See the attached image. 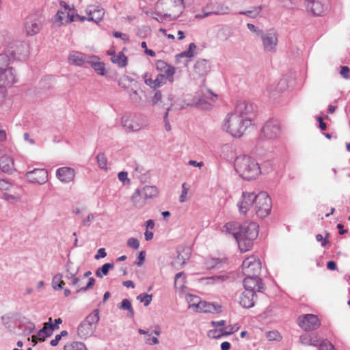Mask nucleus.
<instances>
[{
    "label": "nucleus",
    "instance_id": "f257e3e1",
    "mask_svg": "<svg viewBox=\"0 0 350 350\" xmlns=\"http://www.w3.org/2000/svg\"><path fill=\"white\" fill-rule=\"evenodd\" d=\"M224 228L227 232L233 235L242 252L249 251L252 247L253 241L258 234V226L254 222L243 224L228 222Z\"/></svg>",
    "mask_w": 350,
    "mask_h": 350
},
{
    "label": "nucleus",
    "instance_id": "f03ea898",
    "mask_svg": "<svg viewBox=\"0 0 350 350\" xmlns=\"http://www.w3.org/2000/svg\"><path fill=\"white\" fill-rule=\"evenodd\" d=\"M234 167L240 176L245 180L256 178L260 173L258 163L253 158L247 155L237 157Z\"/></svg>",
    "mask_w": 350,
    "mask_h": 350
},
{
    "label": "nucleus",
    "instance_id": "7ed1b4c3",
    "mask_svg": "<svg viewBox=\"0 0 350 350\" xmlns=\"http://www.w3.org/2000/svg\"><path fill=\"white\" fill-rule=\"evenodd\" d=\"M156 5L161 18L169 21L176 20L185 9L183 0H159Z\"/></svg>",
    "mask_w": 350,
    "mask_h": 350
},
{
    "label": "nucleus",
    "instance_id": "20e7f679",
    "mask_svg": "<svg viewBox=\"0 0 350 350\" xmlns=\"http://www.w3.org/2000/svg\"><path fill=\"white\" fill-rule=\"evenodd\" d=\"M252 124L251 120L242 119L238 115L230 113L224 120L223 129L232 136L240 137L243 135L247 128Z\"/></svg>",
    "mask_w": 350,
    "mask_h": 350
},
{
    "label": "nucleus",
    "instance_id": "39448f33",
    "mask_svg": "<svg viewBox=\"0 0 350 350\" xmlns=\"http://www.w3.org/2000/svg\"><path fill=\"white\" fill-rule=\"evenodd\" d=\"M100 320L99 310L95 309L82 321L77 327V335L81 339L91 337L96 329Z\"/></svg>",
    "mask_w": 350,
    "mask_h": 350
},
{
    "label": "nucleus",
    "instance_id": "423d86ee",
    "mask_svg": "<svg viewBox=\"0 0 350 350\" xmlns=\"http://www.w3.org/2000/svg\"><path fill=\"white\" fill-rule=\"evenodd\" d=\"M254 210L256 215L260 218L269 215L271 210V200L266 192L256 194Z\"/></svg>",
    "mask_w": 350,
    "mask_h": 350
},
{
    "label": "nucleus",
    "instance_id": "0eeeda50",
    "mask_svg": "<svg viewBox=\"0 0 350 350\" xmlns=\"http://www.w3.org/2000/svg\"><path fill=\"white\" fill-rule=\"evenodd\" d=\"M121 123L129 131H138L146 126V121L139 114H125L122 117Z\"/></svg>",
    "mask_w": 350,
    "mask_h": 350
},
{
    "label": "nucleus",
    "instance_id": "6e6552de",
    "mask_svg": "<svg viewBox=\"0 0 350 350\" xmlns=\"http://www.w3.org/2000/svg\"><path fill=\"white\" fill-rule=\"evenodd\" d=\"M262 265L259 258L250 256L242 263V272L245 276H259Z\"/></svg>",
    "mask_w": 350,
    "mask_h": 350
},
{
    "label": "nucleus",
    "instance_id": "1a4fd4ad",
    "mask_svg": "<svg viewBox=\"0 0 350 350\" xmlns=\"http://www.w3.org/2000/svg\"><path fill=\"white\" fill-rule=\"evenodd\" d=\"M281 134V125L276 119L267 120L261 129L260 136L267 139H273L278 138Z\"/></svg>",
    "mask_w": 350,
    "mask_h": 350
},
{
    "label": "nucleus",
    "instance_id": "9d476101",
    "mask_svg": "<svg viewBox=\"0 0 350 350\" xmlns=\"http://www.w3.org/2000/svg\"><path fill=\"white\" fill-rule=\"evenodd\" d=\"M297 324L306 332H310L317 329L321 325V322L317 315L306 314L297 318Z\"/></svg>",
    "mask_w": 350,
    "mask_h": 350
},
{
    "label": "nucleus",
    "instance_id": "9b49d317",
    "mask_svg": "<svg viewBox=\"0 0 350 350\" xmlns=\"http://www.w3.org/2000/svg\"><path fill=\"white\" fill-rule=\"evenodd\" d=\"M12 60L25 57L28 53L27 45L22 42H14L9 44L5 49Z\"/></svg>",
    "mask_w": 350,
    "mask_h": 350
},
{
    "label": "nucleus",
    "instance_id": "f8f14e48",
    "mask_svg": "<svg viewBox=\"0 0 350 350\" xmlns=\"http://www.w3.org/2000/svg\"><path fill=\"white\" fill-rule=\"evenodd\" d=\"M42 27V19L37 14H30L24 23V29L27 36H33L37 34Z\"/></svg>",
    "mask_w": 350,
    "mask_h": 350
},
{
    "label": "nucleus",
    "instance_id": "ddd939ff",
    "mask_svg": "<svg viewBox=\"0 0 350 350\" xmlns=\"http://www.w3.org/2000/svg\"><path fill=\"white\" fill-rule=\"evenodd\" d=\"M232 113L238 115V116L242 119L251 120V123L253 122V118L254 117V107L252 104L246 101H238L234 111Z\"/></svg>",
    "mask_w": 350,
    "mask_h": 350
},
{
    "label": "nucleus",
    "instance_id": "4468645a",
    "mask_svg": "<svg viewBox=\"0 0 350 350\" xmlns=\"http://www.w3.org/2000/svg\"><path fill=\"white\" fill-rule=\"evenodd\" d=\"M265 52L275 53L278 45V33L275 30H269L267 33H263L260 37Z\"/></svg>",
    "mask_w": 350,
    "mask_h": 350
},
{
    "label": "nucleus",
    "instance_id": "2eb2a0df",
    "mask_svg": "<svg viewBox=\"0 0 350 350\" xmlns=\"http://www.w3.org/2000/svg\"><path fill=\"white\" fill-rule=\"evenodd\" d=\"M256 195L253 192H243L241 198L237 203L239 211L241 214H246L251 208H254Z\"/></svg>",
    "mask_w": 350,
    "mask_h": 350
},
{
    "label": "nucleus",
    "instance_id": "dca6fc26",
    "mask_svg": "<svg viewBox=\"0 0 350 350\" xmlns=\"http://www.w3.org/2000/svg\"><path fill=\"white\" fill-rule=\"evenodd\" d=\"M25 177L32 183L43 185L48 180V172L45 169H34L27 172Z\"/></svg>",
    "mask_w": 350,
    "mask_h": 350
},
{
    "label": "nucleus",
    "instance_id": "f3484780",
    "mask_svg": "<svg viewBox=\"0 0 350 350\" xmlns=\"http://www.w3.org/2000/svg\"><path fill=\"white\" fill-rule=\"evenodd\" d=\"M243 284L245 290L253 291L254 293L256 291L262 292L264 289L262 280L259 276H245Z\"/></svg>",
    "mask_w": 350,
    "mask_h": 350
},
{
    "label": "nucleus",
    "instance_id": "a211bd4d",
    "mask_svg": "<svg viewBox=\"0 0 350 350\" xmlns=\"http://www.w3.org/2000/svg\"><path fill=\"white\" fill-rule=\"evenodd\" d=\"M211 9L209 5H207L202 11L203 14H197L195 16L196 18H202L211 14L216 15H224L228 13V8L223 6L221 5L215 4L211 6Z\"/></svg>",
    "mask_w": 350,
    "mask_h": 350
},
{
    "label": "nucleus",
    "instance_id": "6ab92c4d",
    "mask_svg": "<svg viewBox=\"0 0 350 350\" xmlns=\"http://www.w3.org/2000/svg\"><path fill=\"white\" fill-rule=\"evenodd\" d=\"M16 81V72L13 67L9 66L0 72V83L1 85H12Z\"/></svg>",
    "mask_w": 350,
    "mask_h": 350
},
{
    "label": "nucleus",
    "instance_id": "aec40b11",
    "mask_svg": "<svg viewBox=\"0 0 350 350\" xmlns=\"http://www.w3.org/2000/svg\"><path fill=\"white\" fill-rule=\"evenodd\" d=\"M211 66L208 62L206 59H200L196 62L193 66V77L198 79L206 76L210 71Z\"/></svg>",
    "mask_w": 350,
    "mask_h": 350
},
{
    "label": "nucleus",
    "instance_id": "412c9836",
    "mask_svg": "<svg viewBox=\"0 0 350 350\" xmlns=\"http://www.w3.org/2000/svg\"><path fill=\"white\" fill-rule=\"evenodd\" d=\"M85 12L88 15V21H94L96 23L103 19L105 14L104 9L95 5L88 6Z\"/></svg>",
    "mask_w": 350,
    "mask_h": 350
},
{
    "label": "nucleus",
    "instance_id": "4be33fe9",
    "mask_svg": "<svg viewBox=\"0 0 350 350\" xmlns=\"http://www.w3.org/2000/svg\"><path fill=\"white\" fill-rule=\"evenodd\" d=\"M57 178L64 183H68L74 180L75 171L70 167H62L56 170Z\"/></svg>",
    "mask_w": 350,
    "mask_h": 350
},
{
    "label": "nucleus",
    "instance_id": "5701e85b",
    "mask_svg": "<svg viewBox=\"0 0 350 350\" xmlns=\"http://www.w3.org/2000/svg\"><path fill=\"white\" fill-rule=\"evenodd\" d=\"M288 88L286 80L282 79L277 84H271L267 87V92L270 98L276 99L279 95Z\"/></svg>",
    "mask_w": 350,
    "mask_h": 350
},
{
    "label": "nucleus",
    "instance_id": "b1692460",
    "mask_svg": "<svg viewBox=\"0 0 350 350\" xmlns=\"http://www.w3.org/2000/svg\"><path fill=\"white\" fill-rule=\"evenodd\" d=\"M155 66L157 70L164 72L163 75H165V78L167 79L170 82H173L174 75L176 72V69L174 66L167 64L163 60H157Z\"/></svg>",
    "mask_w": 350,
    "mask_h": 350
},
{
    "label": "nucleus",
    "instance_id": "393cba45",
    "mask_svg": "<svg viewBox=\"0 0 350 350\" xmlns=\"http://www.w3.org/2000/svg\"><path fill=\"white\" fill-rule=\"evenodd\" d=\"M305 5L307 11L316 16H321L325 12L324 5L320 0H306Z\"/></svg>",
    "mask_w": 350,
    "mask_h": 350
},
{
    "label": "nucleus",
    "instance_id": "a878e982",
    "mask_svg": "<svg viewBox=\"0 0 350 350\" xmlns=\"http://www.w3.org/2000/svg\"><path fill=\"white\" fill-rule=\"evenodd\" d=\"M299 342L303 345L317 347L321 342L317 334H304L299 336Z\"/></svg>",
    "mask_w": 350,
    "mask_h": 350
},
{
    "label": "nucleus",
    "instance_id": "bb28decb",
    "mask_svg": "<svg viewBox=\"0 0 350 350\" xmlns=\"http://www.w3.org/2000/svg\"><path fill=\"white\" fill-rule=\"evenodd\" d=\"M256 293L245 290L240 296V304L245 308H251L254 306Z\"/></svg>",
    "mask_w": 350,
    "mask_h": 350
},
{
    "label": "nucleus",
    "instance_id": "cd10ccee",
    "mask_svg": "<svg viewBox=\"0 0 350 350\" xmlns=\"http://www.w3.org/2000/svg\"><path fill=\"white\" fill-rule=\"evenodd\" d=\"M88 57L89 56L82 53L78 51H72L69 55L68 62L70 64H74L76 66H83L84 64H88Z\"/></svg>",
    "mask_w": 350,
    "mask_h": 350
},
{
    "label": "nucleus",
    "instance_id": "c85d7f7f",
    "mask_svg": "<svg viewBox=\"0 0 350 350\" xmlns=\"http://www.w3.org/2000/svg\"><path fill=\"white\" fill-rule=\"evenodd\" d=\"M52 319H49V322L44 323V326L40 329L38 333L39 339L41 341L44 340L45 338L49 337L53 334V331L56 329H59V326L56 325H52Z\"/></svg>",
    "mask_w": 350,
    "mask_h": 350
},
{
    "label": "nucleus",
    "instance_id": "c756f323",
    "mask_svg": "<svg viewBox=\"0 0 350 350\" xmlns=\"http://www.w3.org/2000/svg\"><path fill=\"white\" fill-rule=\"evenodd\" d=\"M148 74L146 73L144 75V82L145 83L150 86L152 88H157L162 86L163 84L165 83L166 78L165 75L163 74H159L155 79H152L150 77H148Z\"/></svg>",
    "mask_w": 350,
    "mask_h": 350
},
{
    "label": "nucleus",
    "instance_id": "7c9ffc66",
    "mask_svg": "<svg viewBox=\"0 0 350 350\" xmlns=\"http://www.w3.org/2000/svg\"><path fill=\"white\" fill-rule=\"evenodd\" d=\"M100 75L103 76L105 75V64L99 61V58L97 56L92 55L88 57V64Z\"/></svg>",
    "mask_w": 350,
    "mask_h": 350
},
{
    "label": "nucleus",
    "instance_id": "2f4dec72",
    "mask_svg": "<svg viewBox=\"0 0 350 350\" xmlns=\"http://www.w3.org/2000/svg\"><path fill=\"white\" fill-rule=\"evenodd\" d=\"M192 306H196L198 312L204 313H213L215 312H218L220 311L221 308L219 306H218V308H217L214 304L207 303L206 301H200L197 304H193Z\"/></svg>",
    "mask_w": 350,
    "mask_h": 350
},
{
    "label": "nucleus",
    "instance_id": "473e14b6",
    "mask_svg": "<svg viewBox=\"0 0 350 350\" xmlns=\"http://www.w3.org/2000/svg\"><path fill=\"white\" fill-rule=\"evenodd\" d=\"M0 168L3 172L12 173L14 170L13 159L8 155H3L0 158Z\"/></svg>",
    "mask_w": 350,
    "mask_h": 350
},
{
    "label": "nucleus",
    "instance_id": "72a5a7b5",
    "mask_svg": "<svg viewBox=\"0 0 350 350\" xmlns=\"http://www.w3.org/2000/svg\"><path fill=\"white\" fill-rule=\"evenodd\" d=\"M131 202L135 208L139 209L146 205V199L143 196L140 189H137L131 196Z\"/></svg>",
    "mask_w": 350,
    "mask_h": 350
},
{
    "label": "nucleus",
    "instance_id": "f704fd0d",
    "mask_svg": "<svg viewBox=\"0 0 350 350\" xmlns=\"http://www.w3.org/2000/svg\"><path fill=\"white\" fill-rule=\"evenodd\" d=\"M111 60L120 68H124L127 65V57L122 52H120L118 55H116L115 52H113V56L111 57Z\"/></svg>",
    "mask_w": 350,
    "mask_h": 350
},
{
    "label": "nucleus",
    "instance_id": "c9c22d12",
    "mask_svg": "<svg viewBox=\"0 0 350 350\" xmlns=\"http://www.w3.org/2000/svg\"><path fill=\"white\" fill-rule=\"evenodd\" d=\"M140 191L146 199H151L158 194V189L155 186L146 185Z\"/></svg>",
    "mask_w": 350,
    "mask_h": 350
},
{
    "label": "nucleus",
    "instance_id": "e433bc0d",
    "mask_svg": "<svg viewBox=\"0 0 350 350\" xmlns=\"http://www.w3.org/2000/svg\"><path fill=\"white\" fill-rule=\"evenodd\" d=\"M11 61L12 60L11 59L10 56H9L8 53L5 51L0 53V72L9 66Z\"/></svg>",
    "mask_w": 350,
    "mask_h": 350
},
{
    "label": "nucleus",
    "instance_id": "4c0bfd02",
    "mask_svg": "<svg viewBox=\"0 0 350 350\" xmlns=\"http://www.w3.org/2000/svg\"><path fill=\"white\" fill-rule=\"evenodd\" d=\"M196 49V45L195 44V43H191L189 45L188 49L180 53V54H178L176 55V57L177 58H182V57H187L189 58L193 57L196 55V53H195Z\"/></svg>",
    "mask_w": 350,
    "mask_h": 350
},
{
    "label": "nucleus",
    "instance_id": "58836bf2",
    "mask_svg": "<svg viewBox=\"0 0 350 350\" xmlns=\"http://www.w3.org/2000/svg\"><path fill=\"white\" fill-rule=\"evenodd\" d=\"M62 274L57 273L52 279V286L55 290H60L63 288L65 283L62 280Z\"/></svg>",
    "mask_w": 350,
    "mask_h": 350
},
{
    "label": "nucleus",
    "instance_id": "ea45409f",
    "mask_svg": "<svg viewBox=\"0 0 350 350\" xmlns=\"http://www.w3.org/2000/svg\"><path fill=\"white\" fill-rule=\"evenodd\" d=\"M177 252H178V255H177L178 260H179L180 261H182L181 262L182 264H185V260H188L189 258L190 254H191V250H190V248H182L181 250H178L177 251Z\"/></svg>",
    "mask_w": 350,
    "mask_h": 350
},
{
    "label": "nucleus",
    "instance_id": "a19ab883",
    "mask_svg": "<svg viewBox=\"0 0 350 350\" xmlns=\"http://www.w3.org/2000/svg\"><path fill=\"white\" fill-rule=\"evenodd\" d=\"M119 308L122 310H127L129 311L128 317L131 318L133 317L134 310L130 300H129L128 299H124L122 301L120 306H119Z\"/></svg>",
    "mask_w": 350,
    "mask_h": 350
},
{
    "label": "nucleus",
    "instance_id": "79ce46f5",
    "mask_svg": "<svg viewBox=\"0 0 350 350\" xmlns=\"http://www.w3.org/2000/svg\"><path fill=\"white\" fill-rule=\"evenodd\" d=\"M185 283V276L184 273L180 272L176 274L174 278V286L176 288H183Z\"/></svg>",
    "mask_w": 350,
    "mask_h": 350
},
{
    "label": "nucleus",
    "instance_id": "37998d69",
    "mask_svg": "<svg viewBox=\"0 0 350 350\" xmlns=\"http://www.w3.org/2000/svg\"><path fill=\"white\" fill-rule=\"evenodd\" d=\"M138 333L139 334H146L147 336L144 338V341L146 344L148 345H157L159 343V340L157 337H150V334H148V332L145 331L142 329H138Z\"/></svg>",
    "mask_w": 350,
    "mask_h": 350
},
{
    "label": "nucleus",
    "instance_id": "c03bdc74",
    "mask_svg": "<svg viewBox=\"0 0 350 350\" xmlns=\"http://www.w3.org/2000/svg\"><path fill=\"white\" fill-rule=\"evenodd\" d=\"M260 11H261L260 7H254L250 10L241 11L239 12V14L254 18L259 15V14L260 13Z\"/></svg>",
    "mask_w": 350,
    "mask_h": 350
},
{
    "label": "nucleus",
    "instance_id": "a18cd8bd",
    "mask_svg": "<svg viewBox=\"0 0 350 350\" xmlns=\"http://www.w3.org/2000/svg\"><path fill=\"white\" fill-rule=\"evenodd\" d=\"M96 161L98 166L103 170H107V160L104 153L100 152L96 156Z\"/></svg>",
    "mask_w": 350,
    "mask_h": 350
},
{
    "label": "nucleus",
    "instance_id": "49530a36",
    "mask_svg": "<svg viewBox=\"0 0 350 350\" xmlns=\"http://www.w3.org/2000/svg\"><path fill=\"white\" fill-rule=\"evenodd\" d=\"M137 300H139L140 302L144 303V305L145 306H148L152 299V294H147V293H142L139 295L137 297Z\"/></svg>",
    "mask_w": 350,
    "mask_h": 350
},
{
    "label": "nucleus",
    "instance_id": "de8ad7c7",
    "mask_svg": "<svg viewBox=\"0 0 350 350\" xmlns=\"http://www.w3.org/2000/svg\"><path fill=\"white\" fill-rule=\"evenodd\" d=\"M228 278L226 275H213L207 278L208 284H219L221 283Z\"/></svg>",
    "mask_w": 350,
    "mask_h": 350
},
{
    "label": "nucleus",
    "instance_id": "09e8293b",
    "mask_svg": "<svg viewBox=\"0 0 350 350\" xmlns=\"http://www.w3.org/2000/svg\"><path fill=\"white\" fill-rule=\"evenodd\" d=\"M152 105L153 106H161L164 107L163 105H161L162 103V94L160 91H156L154 94L151 100Z\"/></svg>",
    "mask_w": 350,
    "mask_h": 350
},
{
    "label": "nucleus",
    "instance_id": "8fccbe9b",
    "mask_svg": "<svg viewBox=\"0 0 350 350\" xmlns=\"http://www.w3.org/2000/svg\"><path fill=\"white\" fill-rule=\"evenodd\" d=\"M208 336L210 338H215V339L220 338L223 336H225L224 329L221 328L219 329H211L208 332Z\"/></svg>",
    "mask_w": 350,
    "mask_h": 350
},
{
    "label": "nucleus",
    "instance_id": "3c124183",
    "mask_svg": "<svg viewBox=\"0 0 350 350\" xmlns=\"http://www.w3.org/2000/svg\"><path fill=\"white\" fill-rule=\"evenodd\" d=\"M129 92L130 98L133 103H135V105H137L141 102L142 98L136 90H133L132 88L129 90Z\"/></svg>",
    "mask_w": 350,
    "mask_h": 350
},
{
    "label": "nucleus",
    "instance_id": "603ef678",
    "mask_svg": "<svg viewBox=\"0 0 350 350\" xmlns=\"http://www.w3.org/2000/svg\"><path fill=\"white\" fill-rule=\"evenodd\" d=\"M267 337L269 340H280L282 338L280 333L278 331H270L267 333Z\"/></svg>",
    "mask_w": 350,
    "mask_h": 350
},
{
    "label": "nucleus",
    "instance_id": "864d4df0",
    "mask_svg": "<svg viewBox=\"0 0 350 350\" xmlns=\"http://www.w3.org/2000/svg\"><path fill=\"white\" fill-rule=\"evenodd\" d=\"M247 27L250 31L256 33L257 36L260 37L261 36H262V33H264L262 29H259L258 27H256L252 23H247Z\"/></svg>",
    "mask_w": 350,
    "mask_h": 350
},
{
    "label": "nucleus",
    "instance_id": "5fc2aeb1",
    "mask_svg": "<svg viewBox=\"0 0 350 350\" xmlns=\"http://www.w3.org/2000/svg\"><path fill=\"white\" fill-rule=\"evenodd\" d=\"M319 350H336L334 345L327 340L323 341L319 345Z\"/></svg>",
    "mask_w": 350,
    "mask_h": 350
},
{
    "label": "nucleus",
    "instance_id": "6e6d98bb",
    "mask_svg": "<svg viewBox=\"0 0 350 350\" xmlns=\"http://www.w3.org/2000/svg\"><path fill=\"white\" fill-rule=\"evenodd\" d=\"M127 245L134 250H137L139 247V242L135 238H129L127 241Z\"/></svg>",
    "mask_w": 350,
    "mask_h": 350
},
{
    "label": "nucleus",
    "instance_id": "4d7b16f0",
    "mask_svg": "<svg viewBox=\"0 0 350 350\" xmlns=\"http://www.w3.org/2000/svg\"><path fill=\"white\" fill-rule=\"evenodd\" d=\"M114 267L113 263H105L104 264L101 268L100 269L101 270V272L104 275H107L109 273V269H113Z\"/></svg>",
    "mask_w": 350,
    "mask_h": 350
},
{
    "label": "nucleus",
    "instance_id": "13d9d810",
    "mask_svg": "<svg viewBox=\"0 0 350 350\" xmlns=\"http://www.w3.org/2000/svg\"><path fill=\"white\" fill-rule=\"evenodd\" d=\"M221 261L219 258H211L207 260L206 265L208 268H214Z\"/></svg>",
    "mask_w": 350,
    "mask_h": 350
},
{
    "label": "nucleus",
    "instance_id": "bf43d9fd",
    "mask_svg": "<svg viewBox=\"0 0 350 350\" xmlns=\"http://www.w3.org/2000/svg\"><path fill=\"white\" fill-rule=\"evenodd\" d=\"M127 176H128L127 172H120L118 174V178L124 184H129L130 183V180L127 178Z\"/></svg>",
    "mask_w": 350,
    "mask_h": 350
},
{
    "label": "nucleus",
    "instance_id": "052dcab7",
    "mask_svg": "<svg viewBox=\"0 0 350 350\" xmlns=\"http://www.w3.org/2000/svg\"><path fill=\"white\" fill-rule=\"evenodd\" d=\"M226 328L228 329V330H224V334L225 336H228L237 332L239 329V327L237 326V325H229Z\"/></svg>",
    "mask_w": 350,
    "mask_h": 350
},
{
    "label": "nucleus",
    "instance_id": "680f3d73",
    "mask_svg": "<svg viewBox=\"0 0 350 350\" xmlns=\"http://www.w3.org/2000/svg\"><path fill=\"white\" fill-rule=\"evenodd\" d=\"M166 109H167V111L165 113V115H164V117H163V120H164V122H165V130L167 131H170L172 129L171 125H170V122H169V121L167 120L168 113H169V111H170V108L167 107Z\"/></svg>",
    "mask_w": 350,
    "mask_h": 350
},
{
    "label": "nucleus",
    "instance_id": "e2e57ef3",
    "mask_svg": "<svg viewBox=\"0 0 350 350\" xmlns=\"http://www.w3.org/2000/svg\"><path fill=\"white\" fill-rule=\"evenodd\" d=\"M12 184L3 179H0V190H9Z\"/></svg>",
    "mask_w": 350,
    "mask_h": 350
},
{
    "label": "nucleus",
    "instance_id": "0e129e2a",
    "mask_svg": "<svg viewBox=\"0 0 350 350\" xmlns=\"http://www.w3.org/2000/svg\"><path fill=\"white\" fill-rule=\"evenodd\" d=\"M182 193H181V195L180 196V202H184L185 201V199H186V196L187 195V192H188V189L185 187V183H183L182 185Z\"/></svg>",
    "mask_w": 350,
    "mask_h": 350
},
{
    "label": "nucleus",
    "instance_id": "69168bd1",
    "mask_svg": "<svg viewBox=\"0 0 350 350\" xmlns=\"http://www.w3.org/2000/svg\"><path fill=\"white\" fill-rule=\"evenodd\" d=\"M349 72H350V69H349V68L348 66H341L340 75L345 79H349Z\"/></svg>",
    "mask_w": 350,
    "mask_h": 350
},
{
    "label": "nucleus",
    "instance_id": "338daca9",
    "mask_svg": "<svg viewBox=\"0 0 350 350\" xmlns=\"http://www.w3.org/2000/svg\"><path fill=\"white\" fill-rule=\"evenodd\" d=\"M145 256H146V252L144 251H141L139 253L138 261L136 263L138 267H141L143 265V263L144 262V260H145Z\"/></svg>",
    "mask_w": 350,
    "mask_h": 350
},
{
    "label": "nucleus",
    "instance_id": "774afa93",
    "mask_svg": "<svg viewBox=\"0 0 350 350\" xmlns=\"http://www.w3.org/2000/svg\"><path fill=\"white\" fill-rule=\"evenodd\" d=\"M79 271V267H77L75 270H70V268L68 269V273L66 278L68 280H72V278L75 277Z\"/></svg>",
    "mask_w": 350,
    "mask_h": 350
}]
</instances>
